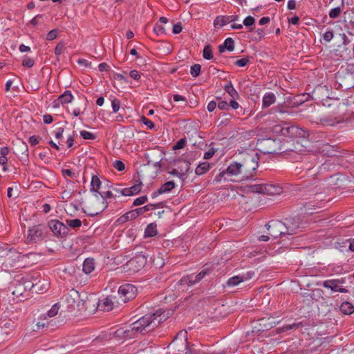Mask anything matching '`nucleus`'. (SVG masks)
Wrapping results in <instances>:
<instances>
[{"instance_id": "20", "label": "nucleus", "mask_w": 354, "mask_h": 354, "mask_svg": "<svg viewBox=\"0 0 354 354\" xmlns=\"http://www.w3.org/2000/svg\"><path fill=\"white\" fill-rule=\"evenodd\" d=\"M95 269L94 259L87 258L84 260L82 266V270L86 274L91 273Z\"/></svg>"}, {"instance_id": "24", "label": "nucleus", "mask_w": 354, "mask_h": 354, "mask_svg": "<svg viewBox=\"0 0 354 354\" xmlns=\"http://www.w3.org/2000/svg\"><path fill=\"white\" fill-rule=\"evenodd\" d=\"M218 48L220 53H223L225 49H227L229 51H232L234 48V40L230 37L227 38L223 44L219 46Z\"/></svg>"}, {"instance_id": "10", "label": "nucleus", "mask_w": 354, "mask_h": 354, "mask_svg": "<svg viewBox=\"0 0 354 354\" xmlns=\"http://www.w3.org/2000/svg\"><path fill=\"white\" fill-rule=\"evenodd\" d=\"M48 227L55 236L63 237L68 234V229L63 223L57 220H51L48 222Z\"/></svg>"}, {"instance_id": "31", "label": "nucleus", "mask_w": 354, "mask_h": 354, "mask_svg": "<svg viewBox=\"0 0 354 354\" xmlns=\"http://www.w3.org/2000/svg\"><path fill=\"white\" fill-rule=\"evenodd\" d=\"M210 169L209 163L207 162H202L196 168L195 173L198 176L205 174Z\"/></svg>"}, {"instance_id": "52", "label": "nucleus", "mask_w": 354, "mask_h": 354, "mask_svg": "<svg viewBox=\"0 0 354 354\" xmlns=\"http://www.w3.org/2000/svg\"><path fill=\"white\" fill-rule=\"evenodd\" d=\"M7 195L9 198H17L18 196L17 187L16 186L15 189L13 187H8Z\"/></svg>"}, {"instance_id": "59", "label": "nucleus", "mask_w": 354, "mask_h": 354, "mask_svg": "<svg viewBox=\"0 0 354 354\" xmlns=\"http://www.w3.org/2000/svg\"><path fill=\"white\" fill-rule=\"evenodd\" d=\"M216 150L214 148L209 149L207 151L204 153L203 158L204 159L208 160L210 159L215 153Z\"/></svg>"}, {"instance_id": "32", "label": "nucleus", "mask_w": 354, "mask_h": 354, "mask_svg": "<svg viewBox=\"0 0 354 354\" xmlns=\"http://www.w3.org/2000/svg\"><path fill=\"white\" fill-rule=\"evenodd\" d=\"M59 97V101H61V103H62V105L71 103L74 98L73 95H72V93L70 91H66Z\"/></svg>"}, {"instance_id": "22", "label": "nucleus", "mask_w": 354, "mask_h": 354, "mask_svg": "<svg viewBox=\"0 0 354 354\" xmlns=\"http://www.w3.org/2000/svg\"><path fill=\"white\" fill-rule=\"evenodd\" d=\"M230 20H231V18H229L228 16H217L214 21V26L215 28L223 27L227 24L230 23Z\"/></svg>"}, {"instance_id": "58", "label": "nucleus", "mask_w": 354, "mask_h": 354, "mask_svg": "<svg viewBox=\"0 0 354 354\" xmlns=\"http://www.w3.org/2000/svg\"><path fill=\"white\" fill-rule=\"evenodd\" d=\"M23 66L28 68H31L34 65V61L30 57H26L22 62Z\"/></svg>"}, {"instance_id": "5", "label": "nucleus", "mask_w": 354, "mask_h": 354, "mask_svg": "<svg viewBox=\"0 0 354 354\" xmlns=\"http://www.w3.org/2000/svg\"><path fill=\"white\" fill-rule=\"evenodd\" d=\"M59 309V306L57 304H54L48 311L47 314L41 317L39 321L36 324V330H55V326L57 325V319H49L57 315Z\"/></svg>"}, {"instance_id": "54", "label": "nucleus", "mask_w": 354, "mask_h": 354, "mask_svg": "<svg viewBox=\"0 0 354 354\" xmlns=\"http://www.w3.org/2000/svg\"><path fill=\"white\" fill-rule=\"evenodd\" d=\"M217 107L221 110H226L227 111L229 109V104L225 100H221V99L218 100V102L217 103Z\"/></svg>"}, {"instance_id": "61", "label": "nucleus", "mask_w": 354, "mask_h": 354, "mask_svg": "<svg viewBox=\"0 0 354 354\" xmlns=\"http://www.w3.org/2000/svg\"><path fill=\"white\" fill-rule=\"evenodd\" d=\"M129 76L135 80H139L140 79V75L136 70H132L129 73Z\"/></svg>"}, {"instance_id": "7", "label": "nucleus", "mask_w": 354, "mask_h": 354, "mask_svg": "<svg viewBox=\"0 0 354 354\" xmlns=\"http://www.w3.org/2000/svg\"><path fill=\"white\" fill-rule=\"evenodd\" d=\"M250 189L252 192L269 196L279 195L283 192V189L281 186L270 183L254 184L250 185Z\"/></svg>"}, {"instance_id": "16", "label": "nucleus", "mask_w": 354, "mask_h": 354, "mask_svg": "<svg viewBox=\"0 0 354 354\" xmlns=\"http://www.w3.org/2000/svg\"><path fill=\"white\" fill-rule=\"evenodd\" d=\"M281 134L287 137H297L303 133V131L295 126L283 127L281 128Z\"/></svg>"}, {"instance_id": "29", "label": "nucleus", "mask_w": 354, "mask_h": 354, "mask_svg": "<svg viewBox=\"0 0 354 354\" xmlns=\"http://www.w3.org/2000/svg\"><path fill=\"white\" fill-rule=\"evenodd\" d=\"M175 187V183L174 181H168L162 185V186L158 189V194H165L169 192L171 189Z\"/></svg>"}, {"instance_id": "64", "label": "nucleus", "mask_w": 354, "mask_h": 354, "mask_svg": "<svg viewBox=\"0 0 354 354\" xmlns=\"http://www.w3.org/2000/svg\"><path fill=\"white\" fill-rule=\"evenodd\" d=\"M185 145V139H180L179 140L175 145L174 149H183Z\"/></svg>"}, {"instance_id": "13", "label": "nucleus", "mask_w": 354, "mask_h": 354, "mask_svg": "<svg viewBox=\"0 0 354 354\" xmlns=\"http://www.w3.org/2000/svg\"><path fill=\"white\" fill-rule=\"evenodd\" d=\"M344 283V280L341 279H329L324 282V288H330L333 292H339L342 293L348 292V290L342 288L341 284Z\"/></svg>"}, {"instance_id": "56", "label": "nucleus", "mask_w": 354, "mask_h": 354, "mask_svg": "<svg viewBox=\"0 0 354 354\" xmlns=\"http://www.w3.org/2000/svg\"><path fill=\"white\" fill-rule=\"evenodd\" d=\"M57 37V30L54 29L48 32L46 36V39L48 41H52L55 39Z\"/></svg>"}, {"instance_id": "3", "label": "nucleus", "mask_w": 354, "mask_h": 354, "mask_svg": "<svg viewBox=\"0 0 354 354\" xmlns=\"http://www.w3.org/2000/svg\"><path fill=\"white\" fill-rule=\"evenodd\" d=\"M108 207L107 201L100 196L93 195L83 203V210L86 214L93 216L102 212Z\"/></svg>"}, {"instance_id": "6", "label": "nucleus", "mask_w": 354, "mask_h": 354, "mask_svg": "<svg viewBox=\"0 0 354 354\" xmlns=\"http://www.w3.org/2000/svg\"><path fill=\"white\" fill-rule=\"evenodd\" d=\"M257 147L263 153H273L281 149V141L270 138H263L258 140Z\"/></svg>"}, {"instance_id": "11", "label": "nucleus", "mask_w": 354, "mask_h": 354, "mask_svg": "<svg viewBox=\"0 0 354 354\" xmlns=\"http://www.w3.org/2000/svg\"><path fill=\"white\" fill-rule=\"evenodd\" d=\"M106 183L109 182H102L97 176H93L89 189L92 195L100 196L102 190L106 189Z\"/></svg>"}, {"instance_id": "17", "label": "nucleus", "mask_w": 354, "mask_h": 354, "mask_svg": "<svg viewBox=\"0 0 354 354\" xmlns=\"http://www.w3.org/2000/svg\"><path fill=\"white\" fill-rule=\"evenodd\" d=\"M145 262L146 260L144 256H138L129 261L128 266L133 269V271H138L144 266Z\"/></svg>"}, {"instance_id": "34", "label": "nucleus", "mask_w": 354, "mask_h": 354, "mask_svg": "<svg viewBox=\"0 0 354 354\" xmlns=\"http://www.w3.org/2000/svg\"><path fill=\"white\" fill-rule=\"evenodd\" d=\"M194 277L195 276L193 274L184 276L179 281V283L180 285H187L188 286H192L194 284L197 283V282L194 281Z\"/></svg>"}, {"instance_id": "2", "label": "nucleus", "mask_w": 354, "mask_h": 354, "mask_svg": "<svg viewBox=\"0 0 354 354\" xmlns=\"http://www.w3.org/2000/svg\"><path fill=\"white\" fill-rule=\"evenodd\" d=\"M258 160V154L254 151L241 153V161L239 162L243 169V178H245V180L253 176L254 171L259 166Z\"/></svg>"}, {"instance_id": "36", "label": "nucleus", "mask_w": 354, "mask_h": 354, "mask_svg": "<svg viewBox=\"0 0 354 354\" xmlns=\"http://www.w3.org/2000/svg\"><path fill=\"white\" fill-rule=\"evenodd\" d=\"M153 264L157 268H161L165 265V259L160 253L153 257Z\"/></svg>"}, {"instance_id": "57", "label": "nucleus", "mask_w": 354, "mask_h": 354, "mask_svg": "<svg viewBox=\"0 0 354 354\" xmlns=\"http://www.w3.org/2000/svg\"><path fill=\"white\" fill-rule=\"evenodd\" d=\"M254 22H255V19L252 16H248L246 18H245V19L243 20V24L245 26H250L253 25L254 24Z\"/></svg>"}, {"instance_id": "41", "label": "nucleus", "mask_w": 354, "mask_h": 354, "mask_svg": "<svg viewBox=\"0 0 354 354\" xmlns=\"http://www.w3.org/2000/svg\"><path fill=\"white\" fill-rule=\"evenodd\" d=\"M209 273L210 271L209 269H203L198 274L194 275V281L197 283L200 282L206 275L209 274Z\"/></svg>"}, {"instance_id": "28", "label": "nucleus", "mask_w": 354, "mask_h": 354, "mask_svg": "<svg viewBox=\"0 0 354 354\" xmlns=\"http://www.w3.org/2000/svg\"><path fill=\"white\" fill-rule=\"evenodd\" d=\"M157 233V225L155 223L149 224L145 230V236L146 237L154 236Z\"/></svg>"}, {"instance_id": "25", "label": "nucleus", "mask_w": 354, "mask_h": 354, "mask_svg": "<svg viewBox=\"0 0 354 354\" xmlns=\"http://www.w3.org/2000/svg\"><path fill=\"white\" fill-rule=\"evenodd\" d=\"M180 337V338L183 339L185 341V350H186L185 354H194V351L189 347L187 333H177V335L175 337L173 342H176L177 341L178 337Z\"/></svg>"}, {"instance_id": "21", "label": "nucleus", "mask_w": 354, "mask_h": 354, "mask_svg": "<svg viewBox=\"0 0 354 354\" xmlns=\"http://www.w3.org/2000/svg\"><path fill=\"white\" fill-rule=\"evenodd\" d=\"M276 101L275 95L272 92H267L263 97L262 105L263 108L269 107Z\"/></svg>"}, {"instance_id": "45", "label": "nucleus", "mask_w": 354, "mask_h": 354, "mask_svg": "<svg viewBox=\"0 0 354 354\" xmlns=\"http://www.w3.org/2000/svg\"><path fill=\"white\" fill-rule=\"evenodd\" d=\"M80 136L86 140H94L95 138V136L92 133L87 131H81Z\"/></svg>"}, {"instance_id": "62", "label": "nucleus", "mask_w": 354, "mask_h": 354, "mask_svg": "<svg viewBox=\"0 0 354 354\" xmlns=\"http://www.w3.org/2000/svg\"><path fill=\"white\" fill-rule=\"evenodd\" d=\"M63 133H64V129L63 128H57L55 131H54V136L55 137V138L57 139H60L62 138V136H63Z\"/></svg>"}, {"instance_id": "63", "label": "nucleus", "mask_w": 354, "mask_h": 354, "mask_svg": "<svg viewBox=\"0 0 354 354\" xmlns=\"http://www.w3.org/2000/svg\"><path fill=\"white\" fill-rule=\"evenodd\" d=\"M217 107V102L212 100L210 101L207 106L208 111L212 112Z\"/></svg>"}, {"instance_id": "19", "label": "nucleus", "mask_w": 354, "mask_h": 354, "mask_svg": "<svg viewBox=\"0 0 354 354\" xmlns=\"http://www.w3.org/2000/svg\"><path fill=\"white\" fill-rule=\"evenodd\" d=\"M139 215V212L136 210L128 212L124 215L121 216L118 220L117 222L119 224H122L128 221L135 219Z\"/></svg>"}, {"instance_id": "33", "label": "nucleus", "mask_w": 354, "mask_h": 354, "mask_svg": "<svg viewBox=\"0 0 354 354\" xmlns=\"http://www.w3.org/2000/svg\"><path fill=\"white\" fill-rule=\"evenodd\" d=\"M224 90L233 99H238L239 97L238 92L235 90L231 82H229L227 84L225 85Z\"/></svg>"}, {"instance_id": "49", "label": "nucleus", "mask_w": 354, "mask_h": 354, "mask_svg": "<svg viewBox=\"0 0 354 354\" xmlns=\"http://www.w3.org/2000/svg\"><path fill=\"white\" fill-rule=\"evenodd\" d=\"M250 60L248 57H243L240 59H237L235 62V65L239 67H244L249 63Z\"/></svg>"}, {"instance_id": "9", "label": "nucleus", "mask_w": 354, "mask_h": 354, "mask_svg": "<svg viewBox=\"0 0 354 354\" xmlns=\"http://www.w3.org/2000/svg\"><path fill=\"white\" fill-rule=\"evenodd\" d=\"M137 293V288L132 284L126 283L120 286L118 295L120 300L126 303L129 300L135 297Z\"/></svg>"}, {"instance_id": "48", "label": "nucleus", "mask_w": 354, "mask_h": 354, "mask_svg": "<svg viewBox=\"0 0 354 354\" xmlns=\"http://www.w3.org/2000/svg\"><path fill=\"white\" fill-rule=\"evenodd\" d=\"M147 201V196H142L140 197H138L136 198L133 201V205L135 206L140 205L144 203H145Z\"/></svg>"}, {"instance_id": "15", "label": "nucleus", "mask_w": 354, "mask_h": 354, "mask_svg": "<svg viewBox=\"0 0 354 354\" xmlns=\"http://www.w3.org/2000/svg\"><path fill=\"white\" fill-rule=\"evenodd\" d=\"M65 300L68 306L71 308H75V306H78L80 302L78 291L72 289L68 294L66 295Z\"/></svg>"}, {"instance_id": "50", "label": "nucleus", "mask_w": 354, "mask_h": 354, "mask_svg": "<svg viewBox=\"0 0 354 354\" xmlns=\"http://www.w3.org/2000/svg\"><path fill=\"white\" fill-rule=\"evenodd\" d=\"M111 106L113 111L117 113L120 107V101L117 98L113 99L111 102Z\"/></svg>"}, {"instance_id": "30", "label": "nucleus", "mask_w": 354, "mask_h": 354, "mask_svg": "<svg viewBox=\"0 0 354 354\" xmlns=\"http://www.w3.org/2000/svg\"><path fill=\"white\" fill-rule=\"evenodd\" d=\"M340 311L345 315H351L354 312V307L350 302H344L339 307Z\"/></svg>"}, {"instance_id": "4", "label": "nucleus", "mask_w": 354, "mask_h": 354, "mask_svg": "<svg viewBox=\"0 0 354 354\" xmlns=\"http://www.w3.org/2000/svg\"><path fill=\"white\" fill-rule=\"evenodd\" d=\"M243 176L240 162H235L230 164L225 170L221 171L216 176V180L221 181L222 179L227 181L242 180L245 179V178H243Z\"/></svg>"}, {"instance_id": "55", "label": "nucleus", "mask_w": 354, "mask_h": 354, "mask_svg": "<svg viewBox=\"0 0 354 354\" xmlns=\"http://www.w3.org/2000/svg\"><path fill=\"white\" fill-rule=\"evenodd\" d=\"M334 37V34H333V32L331 31V30H329V31H326L324 35H323V39L326 41V42H330L333 38Z\"/></svg>"}, {"instance_id": "8", "label": "nucleus", "mask_w": 354, "mask_h": 354, "mask_svg": "<svg viewBox=\"0 0 354 354\" xmlns=\"http://www.w3.org/2000/svg\"><path fill=\"white\" fill-rule=\"evenodd\" d=\"M268 234L273 239H277L282 235L287 234L286 232V227L283 222L281 221H271L267 225Z\"/></svg>"}, {"instance_id": "23", "label": "nucleus", "mask_w": 354, "mask_h": 354, "mask_svg": "<svg viewBox=\"0 0 354 354\" xmlns=\"http://www.w3.org/2000/svg\"><path fill=\"white\" fill-rule=\"evenodd\" d=\"M100 196L101 198H103L106 201L108 199L112 200L116 198V197L114 196L113 192L111 189L109 183H106V189L104 190H102Z\"/></svg>"}, {"instance_id": "38", "label": "nucleus", "mask_w": 354, "mask_h": 354, "mask_svg": "<svg viewBox=\"0 0 354 354\" xmlns=\"http://www.w3.org/2000/svg\"><path fill=\"white\" fill-rule=\"evenodd\" d=\"M66 223L67 225L73 229L79 228L82 226V221L78 218L67 219Z\"/></svg>"}, {"instance_id": "53", "label": "nucleus", "mask_w": 354, "mask_h": 354, "mask_svg": "<svg viewBox=\"0 0 354 354\" xmlns=\"http://www.w3.org/2000/svg\"><path fill=\"white\" fill-rule=\"evenodd\" d=\"M301 325L300 323H299V324H293L286 325V326H284L283 328L286 330H301Z\"/></svg>"}, {"instance_id": "44", "label": "nucleus", "mask_w": 354, "mask_h": 354, "mask_svg": "<svg viewBox=\"0 0 354 354\" xmlns=\"http://www.w3.org/2000/svg\"><path fill=\"white\" fill-rule=\"evenodd\" d=\"M141 122L144 124H145L149 129H153L155 128L154 123L151 120H149L148 118H147L145 116H142L141 118Z\"/></svg>"}, {"instance_id": "51", "label": "nucleus", "mask_w": 354, "mask_h": 354, "mask_svg": "<svg viewBox=\"0 0 354 354\" xmlns=\"http://www.w3.org/2000/svg\"><path fill=\"white\" fill-rule=\"evenodd\" d=\"M156 207V205L148 204V205H145V207L137 209L136 211L138 212L139 214H141L146 211L152 210V209H155Z\"/></svg>"}, {"instance_id": "14", "label": "nucleus", "mask_w": 354, "mask_h": 354, "mask_svg": "<svg viewBox=\"0 0 354 354\" xmlns=\"http://www.w3.org/2000/svg\"><path fill=\"white\" fill-rule=\"evenodd\" d=\"M44 237L41 226H34L28 230L27 240L28 242H37Z\"/></svg>"}, {"instance_id": "39", "label": "nucleus", "mask_w": 354, "mask_h": 354, "mask_svg": "<svg viewBox=\"0 0 354 354\" xmlns=\"http://www.w3.org/2000/svg\"><path fill=\"white\" fill-rule=\"evenodd\" d=\"M203 56L204 59L209 60L213 58V53L210 46L207 45L204 47Z\"/></svg>"}, {"instance_id": "27", "label": "nucleus", "mask_w": 354, "mask_h": 354, "mask_svg": "<svg viewBox=\"0 0 354 354\" xmlns=\"http://www.w3.org/2000/svg\"><path fill=\"white\" fill-rule=\"evenodd\" d=\"M142 189V184L138 183L133 185L129 188H124V193H126V196H133L139 193Z\"/></svg>"}, {"instance_id": "1", "label": "nucleus", "mask_w": 354, "mask_h": 354, "mask_svg": "<svg viewBox=\"0 0 354 354\" xmlns=\"http://www.w3.org/2000/svg\"><path fill=\"white\" fill-rule=\"evenodd\" d=\"M173 312L172 310H163L159 308L153 313L146 314L131 324V330L132 332H142L143 330H147V332H151L161 322L171 317Z\"/></svg>"}, {"instance_id": "37", "label": "nucleus", "mask_w": 354, "mask_h": 354, "mask_svg": "<svg viewBox=\"0 0 354 354\" xmlns=\"http://www.w3.org/2000/svg\"><path fill=\"white\" fill-rule=\"evenodd\" d=\"M269 320L270 319L262 318L260 319L259 325L265 326L266 328V330H269L272 328L273 324H274V322H268ZM264 330L265 329H259L257 332H263Z\"/></svg>"}, {"instance_id": "43", "label": "nucleus", "mask_w": 354, "mask_h": 354, "mask_svg": "<svg viewBox=\"0 0 354 354\" xmlns=\"http://www.w3.org/2000/svg\"><path fill=\"white\" fill-rule=\"evenodd\" d=\"M323 124L328 126H334L339 123V121L336 118H324L322 120Z\"/></svg>"}, {"instance_id": "46", "label": "nucleus", "mask_w": 354, "mask_h": 354, "mask_svg": "<svg viewBox=\"0 0 354 354\" xmlns=\"http://www.w3.org/2000/svg\"><path fill=\"white\" fill-rule=\"evenodd\" d=\"M113 166L118 171H122L125 169V165L121 160H115L113 162Z\"/></svg>"}, {"instance_id": "12", "label": "nucleus", "mask_w": 354, "mask_h": 354, "mask_svg": "<svg viewBox=\"0 0 354 354\" xmlns=\"http://www.w3.org/2000/svg\"><path fill=\"white\" fill-rule=\"evenodd\" d=\"M283 224L286 227V232L288 235L297 233V230L302 227V223L298 217L286 218Z\"/></svg>"}, {"instance_id": "35", "label": "nucleus", "mask_w": 354, "mask_h": 354, "mask_svg": "<svg viewBox=\"0 0 354 354\" xmlns=\"http://www.w3.org/2000/svg\"><path fill=\"white\" fill-rule=\"evenodd\" d=\"M183 165H184V166H183L184 171H183L182 172H178V171L177 169H174L171 171V174L172 175L179 176L180 178H183L185 175V174L189 171L190 163L188 161H184Z\"/></svg>"}, {"instance_id": "18", "label": "nucleus", "mask_w": 354, "mask_h": 354, "mask_svg": "<svg viewBox=\"0 0 354 354\" xmlns=\"http://www.w3.org/2000/svg\"><path fill=\"white\" fill-rule=\"evenodd\" d=\"M98 306L104 311H110L114 306L113 299L111 297H108L101 301Z\"/></svg>"}, {"instance_id": "26", "label": "nucleus", "mask_w": 354, "mask_h": 354, "mask_svg": "<svg viewBox=\"0 0 354 354\" xmlns=\"http://www.w3.org/2000/svg\"><path fill=\"white\" fill-rule=\"evenodd\" d=\"M244 281L243 277L241 276H234L230 278L226 282V286L227 287H234L240 284L241 282Z\"/></svg>"}, {"instance_id": "42", "label": "nucleus", "mask_w": 354, "mask_h": 354, "mask_svg": "<svg viewBox=\"0 0 354 354\" xmlns=\"http://www.w3.org/2000/svg\"><path fill=\"white\" fill-rule=\"evenodd\" d=\"M110 187H111V189H112V191L113 192L114 196L116 198H119L122 196H126V193H124V188L121 189L118 187H113L112 185H110Z\"/></svg>"}, {"instance_id": "60", "label": "nucleus", "mask_w": 354, "mask_h": 354, "mask_svg": "<svg viewBox=\"0 0 354 354\" xmlns=\"http://www.w3.org/2000/svg\"><path fill=\"white\" fill-rule=\"evenodd\" d=\"M182 30H183V27H182L181 23H180V22L176 23V24H174L173 26L172 32L174 34L180 33L182 31Z\"/></svg>"}, {"instance_id": "40", "label": "nucleus", "mask_w": 354, "mask_h": 354, "mask_svg": "<svg viewBox=\"0 0 354 354\" xmlns=\"http://www.w3.org/2000/svg\"><path fill=\"white\" fill-rule=\"evenodd\" d=\"M201 66L198 64H195L191 66L190 74L192 77H196L199 76L201 73Z\"/></svg>"}, {"instance_id": "47", "label": "nucleus", "mask_w": 354, "mask_h": 354, "mask_svg": "<svg viewBox=\"0 0 354 354\" xmlns=\"http://www.w3.org/2000/svg\"><path fill=\"white\" fill-rule=\"evenodd\" d=\"M340 13H341L340 8L336 7V8L331 9L330 11L329 12L328 15L330 18L335 19V18H337V17H339Z\"/></svg>"}]
</instances>
